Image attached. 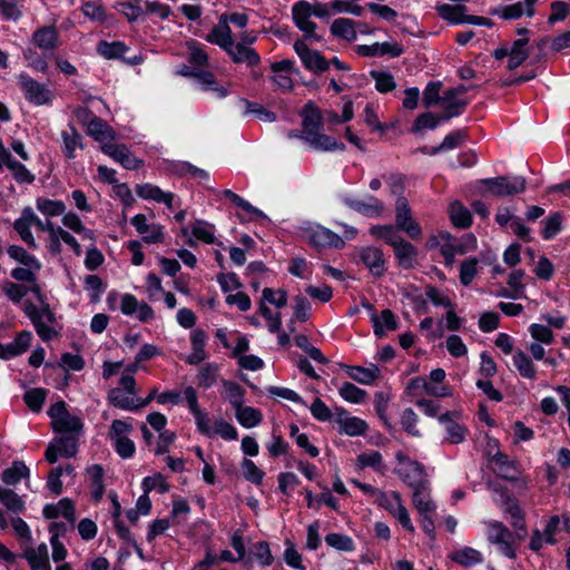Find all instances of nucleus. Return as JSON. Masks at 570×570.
<instances>
[{"mask_svg":"<svg viewBox=\"0 0 570 570\" xmlns=\"http://www.w3.org/2000/svg\"><path fill=\"white\" fill-rule=\"evenodd\" d=\"M217 366L212 363H206L202 366L198 374V385L203 387H209L217 379Z\"/></svg>","mask_w":570,"mask_h":570,"instance_id":"4d7b16f0","label":"nucleus"},{"mask_svg":"<svg viewBox=\"0 0 570 570\" xmlns=\"http://www.w3.org/2000/svg\"><path fill=\"white\" fill-rule=\"evenodd\" d=\"M228 53L232 56L233 60L237 63H246L249 67L256 66L259 62L258 53L247 47L246 45L238 42L234 45Z\"/></svg>","mask_w":570,"mask_h":570,"instance_id":"4be33fe9","label":"nucleus"},{"mask_svg":"<svg viewBox=\"0 0 570 570\" xmlns=\"http://www.w3.org/2000/svg\"><path fill=\"white\" fill-rule=\"evenodd\" d=\"M62 138L65 144L66 157L73 158L76 148H82L80 134L76 130L73 126H69L68 129L62 131Z\"/></svg>","mask_w":570,"mask_h":570,"instance_id":"58836bf2","label":"nucleus"},{"mask_svg":"<svg viewBox=\"0 0 570 570\" xmlns=\"http://www.w3.org/2000/svg\"><path fill=\"white\" fill-rule=\"evenodd\" d=\"M87 132L98 141H104L106 139L112 140L115 138L112 128L98 117H92L90 119L88 122Z\"/></svg>","mask_w":570,"mask_h":570,"instance_id":"bb28decb","label":"nucleus"},{"mask_svg":"<svg viewBox=\"0 0 570 570\" xmlns=\"http://www.w3.org/2000/svg\"><path fill=\"white\" fill-rule=\"evenodd\" d=\"M46 227L50 237L49 250L52 254L57 255L61 252L60 239H62V243L71 246L77 255L81 254L80 245L72 235L61 227L56 228L50 220L46 222Z\"/></svg>","mask_w":570,"mask_h":570,"instance_id":"423d86ee","label":"nucleus"},{"mask_svg":"<svg viewBox=\"0 0 570 570\" xmlns=\"http://www.w3.org/2000/svg\"><path fill=\"white\" fill-rule=\"evenodd\" d=\"M24 313L32 321L38 335L43 341H49L53 335H56L55 330L41 321L40 311L35 304H32L31 302H26L24 303Z\"/></svg>","mask_w":570,"mask_h":570,"instance_id":"2eb2a0df","label":"nucleus"},{"mask_svg":"<svg viewBox=\"0 0 570 570\" xmlns=\"http://www.w3.org/2000/svg\"><path fill=\"white\" fill-rule=\"evenodd\" d=\"M371 77L375 80L376 89L380 92H389L396 87L393 76L389 72L373 70Z\"/></svg>","mask_w":570,"mask_h":570,"instance_id":"8fccbe9b","label":"nucleus"},{"mask_svg":"<svg viewBox=\"0 0 570 570\" xmlns=\"http://www.w3.org/2000/svg\"><path fill=\"white\" fill-rule=\"evenodd\" d=\"M335 412L337 416L336 421L340 424L341 430L347 435H363L366 432L367 424L365 421L355 416H350L348 412L342 407H336Z\"/></svg>","mask_w":570,"mask_h":570,"instance_id":"9d476101","label":"nucleus"},{"mask_svg":"<svg viewBox=\"0 0 570 570\" xmlns=\"http://www.w3.org/2000/svg\"><path fill=\"white\" fill-rule=\"evenodd\" d=\"M30 226L31 224L26 219L23 213L21 214V217L18 218L13 224V227L16 232L20 235L21 239L30 247L36 248L37 244L30 232Z\"/></svg>","mask_w":570,"mask_h":570,"instance_id":"3c124183","label":"nucleus"},{"mask_svg":"<svg viewBox=\"0 0 570 570\" xmlns=\"http://www.w3.org/2000/svg\"><path fill=\"white\" fill-rule=\"evenodd\" d=\"M393 500L395 502V509L394 512H392L400 523L409 531L414 532V527L410 520L407 510L402 505L401 503V495L397 492H393Z\"/></svg>","mask_w":570,"mask_h":570,"instance_id":"864d4df0","label":"nucleus"},{"mask_svg":"<svg viewBox=\"0 0 570 570\" xmlns=\"http://www.w3.org/2000/svg\"><path fill=\"white\" fill-rule=\"evenodd\" d=\"M466 135L459 130L448 135L442 144L438 147L432 148L431 155H435L441 150L453 149L460 147L465 141Z\"/></svg>","mask_w":570,"mask_h":570,"instance_id":"de8ad7c7","label":"nucleus"},{"mask_svg":"<svg viewBox=\"0 0 570 570\" xmlns=\"http://www.w3.org/2000/svg\"><path fill=\"white\" fill-rule=\"evenodd\" d=\"M32 570H50L48 548L45 543L37 549L28 548L23 554Z\"/></svg>","mask_w":570,"mask_h":570,"instance_id":"aec40b11","label":"nucleus"},{"mask_svg":"<svg viewBox=\"0 0 570 570\" xmlns=\"http://www.w3.org/2000/svg\"><path fill=\"white\" fill-rule=\"evenodd\" d=\"M207 40L215 42L224 48L227 52L234 46L232 32L228 26L215 27L207 36Z\"/></svg>","mask_w":570,"mask_h":570,"instance_id":"f704fd0d","label":"nucleus"},{"mask_svg":"<svg viewBox=\"0 0 570 570\" xmlns=\"http://www.w3.org/2000/svg\"><path fill=\"white\" fill-rule=\"evenodd\" d=\"M450 558L451 560L458 562L463 567H471L482 561L481 553L472 548H464L462 550H458L451 553Z\"/></svg>","mask_w":570,"mask_h":570,"instance_id":"e433bc0d","label":"nucleus"},{"mask_svg":"<svg viewBox=\"0 0 570 570\" xmlns=\"http://www.w3.org/2000/svg\"><path fill=\"white\" fill-rule=\"evenodd\" d=\"M487 187L484 193H489L497 197L512 196L522 193L525 189V179L523 177H514L510 179L507 176L482 179L480 181Z\"/></svg>","mask_w":570,"mask_h":570,"instance_id":"f03ea898","label":"nucleus"},{"mask_svg":"<svg viewBox=\"0 0 570 570\" xmlns=\"http://www.w3.org/2000/svg\"><path fill=\"white\" fill-rule=\"evenodd\" d=\"M55 438L46 450V460L53 464L59 456L73 458L78 452V442L80 435H66Z\"/></svg>","mask_w":570,"mask_h":570,"instance_id":"7ed1b4c3","label":"nucleus"},{"mask_svg":"<svg viewBox=\"0 0 570 570\" xmlns=\"http://www.w3.org/2000/svg\"><path fill=\"white\" fill-rule=\"evenodd\" d=\"M325 542L340 551H352L353 541L350 537L340 533H330L325 537Z\"/></svg>","mask_w":570,"mask_h":570,"instance_id":"6e6d98bb","label":"nucleus"},{"mask_svg":"<svg viewBox=\"0 0 570 570\" xmlns=\"http://www.w3.org/2000/svg\"><path fill=\"white\" fill-rule=\"evenodd\" d=\"M309 243L317 250L327 247L342 248L345 244L337 234L324 227H318L311 234Z\"/></svg>","mask_w":570,"mask_h":570,"instance_id":"9b49d317","label":"nucleus"},{"mask_svg":"<svg viewBox=\"0 0 570 570\" xmlns=\"http://www.w3.org/2000/svg\"><path fill=\"white\" fill-rule=\"evenodd\" d=\"M20 85L26 92V97L29 101L37 105L47 104L50 100V92L45 86L40 85L32 78L21 75L19 77Z\"/></svg>","mask_w":570,"mask_h":570,"instance_id":"1a4fd4ad","label":"nucleus"},{"mask_svg":"<svg viewBox=\"0 0 570 570\" xmlns=\"http://www.w3.org/2000/svg\"><path fill=\"white\" fill-rule=\"evenodd\" d=\"M397 227L403 229L411 238H417L421 236V227L412 218L411 209L406 198L400 197L396 200V218Z\"/></svg>","mask_w":570,"mask_h":570,"instance_id":"39448f33","label":"nucleus"},{"mask_svg":"<svg viewBox=\"0 0 570 570\" xmlns=\"http://www.w3.org/2000/svg\"><path fill=\"white\" fill-rule=\"evenodd\" d=\"M373 328L374 333L377 336H383L385 334V330L395 331L397 328V322L393 312L389 308L383 309L380 315H372Z\"/></svg>","mask_w":570,"mask_h":570,"instance_id":"5701e85b","label":"nucleus"},{"mask_svg":"<svg viewBox=\"0 0 570 570\" xmlns=\"http://www.w3.org/2000/svg\"><path fill=\"white\" fill-rule=\"evenodd\" d=\"M340 395L348 402L361 403L364 401L366 392L350 382H345L340 389Z\"/></svg>","mask_w":570,"mask_h":570,"instance_id":"09e8293b","label":"nucleus"},{"mask_svg":"<svg viewBox=\"0 0 570 570\" xmlns=\"http://www.w3.org/2000/svg\"><path fill=\"white\" fill-rule=\"evenodd\" d=\"M440 121H442L440 115L436 116L431 112L422 114L417 116V118L415 119L413 125V131L419 132L426 128L433 129L438 126Z\"/></svg>","mask_w":570,"mask_h":570,"instance_id":"13d9d810","label":"nucleus"},{"mask_svg":"<svg viewBox=\"0 0 570 570\" xmlns=\"http://www.w3.org/2000/svg\"><path fill=\"white\" fill-rule=\"evenodd\" d=\"M37 207L40 212L48 216L61 215L65 212V204L62 202H56L50 199L39 198L37 200Z\"/></svg>","mask_w":570,"mask_h":570,"instance_id":"bf43d9fd","label":"nucleus"},{"mask_svg":"<svg viewBox=\"0 0 570 570\" xmlns=\"http://www.w3.org/2000/svg\"><path fill=\"white\" fill-rule=\"evenodd\" d=\"M514 366L518 368L519 373L527 379H534L535 370L531 362V360L525 355L524 352L518 351L513 356Z\"/></svg>","mask_w":570,"mask_h":570,"instance_id":"c03bdc74","label":"nucleus"},{"mask_svg":"<svg viewBox=\"0 0 570 570\" xmlns=\"http://www.w3.org/2000/svg\"><path fill=\"white\" fill-rule=\"evenodd\" d=\"M491 14H500L503 19H518L523 14V2H517L510 6H505L501 9H492Z\"/></svg>","mask_w":570,"mask_h":570,"instance_id":"680f3d73","label":"nucleus"},{"mask_svg":"<svg viewBox=\"0 0 570 570\" xmlns=\"http://www.w3.org/2000/svg\"><path fill=\"white\" fill-rule=\"evenodd\" d=\"M242 469L244 478L247 481L256 485L262 484L265 473L252 460L244 459L242 462Z\"/></svg>","mask_w":570,"mask_h":570,"instance_id":"49530a36","label":"nucleus"},{"mask_svg":"<svg viewBox=\"0 0 570 570\" xmlns=\"http://www.w3.org/2000/svg\"><path fill=\"white\" fill-rule=\"evenodd\" d=\"M2 291L12 302L19 303L27 295L29 288L12 282H6L2 284Z\"/></svg>","mask_w":570,"mask_h":570,"instance_id":"052dcab7","label":"nucleus"},{"mask_svg":"<svg viewBox=\"0 0 570 570\" xmlns=\"http://www.w3.org/2000/svg\"><path fill=\"white\" fill-rule=\"evenodd\" d=\"M441 88L440 82H430L423 94V105L425 108H429L433 105H436L441 101V97L439 96V91Z\"/></svg>","mask_w":570,"mask_h":570,"instance_id":"774afa93","label":"nucleus"},{"mask_svg":"<svg viewBox=\"0 0 570 570\" xmlns=\"http://www.w3.org/2000/svg\"><path fill=\"white\" fill-rule=\"evenodd\" d=\"M350 377L362 384H371L380 376V368L376 365L371 367L346 366Z\"/></svg>","mask_w":570,"mask_h":570,"instance_id":"cd10ccee","label":"nucleus"},{"mask_svg":"<svg viewBox=\"0 0 570 570\" xmlns=\"http://www.w3.org/2000/svg\"><path fill=\"white\" fill-rule=\"evenodd\" d=\"M223 195L229 199L236 207L244 209L247 213L254 214L259 218H266V216L257 208L252 206L248 202L244 200L237 194L232 191L230 189H225Z\"/></svg>","mask_w":570,"mask_h":570,"instance_id":"603ef678","label":"nucleus"},{"mask_svg":"<svg viewBox=\"0 0 570 570\" xmlns=\"http://www.w3.org/2000/svg\"><path fill=\"white\" fill-rule=\"evenodd\" d=\"M312 6L306 1H299L293 7V19L296 26L307 36H313L316 24L309 20Z\"/></svg>","mask_w":570,"mask_h":570,"instance_id":"f8f14e48","label":"nucleus"},{"mask_svg":"<svg viewBox=\"0 0 570 570\" xmlns=\"http://www.w3.org/2000/svg\"><path fill=\"white\" fill-rule=\"evenodd\" d=\"M511 531L499 521L490 522L488 525V539L494 544H500L507 539H511Z\"/></svg>","mask_w":570,"mask_h":570,"instance_id":"79ce46f5","label":"nucleus"},{"mask_svg":"<svg viewBox=\"0 0 570 570\" xmlns=\"http://www.w3.org/2000/svg\"><path fill=\"white\" fill-rule=\"evenodd\" d=\"M413 504L420 514L429 513L434 510V504L430 499L428 485L413 489Z\"/></svg>","mask_w":570,"mask_h":570,"instance_id":"72a5a7b5","label":"nucleus"},{"mask_svg":"<svg viewBox=\"0 0 570 570\" xmlns=\"http://www.w3.org/2000/svg\"><path fill=\"white\" fill-rule=\"evenodd\" d=\"M397 474L410 488L428 485V479L423 468L415 461H405L397 469Z\"/></svg>","mask_w":570,"mask_h":570,"instance_id":"6e6552de","label":"nucleus"},{"mask_svg":"<svg viewBox=\"0 0 570 570\" xmlns=\"http://www.w3.org/2000/svg\"><path fill=\"white\" fill-rule=\"evenodd\" d=\"M494 463V472L508 480V481H517L518 480V471L514 466V463L508 459V456L501 452H498L493 459Z\"/></svg>","mask_w":570,"mask_h":570,"instance_id":"412c9836","label":"nucleus"},{"mask_svg":"<svg viewBox=\"0 0 570 570\" xmlns=\"http://www.w3.org/2000/svg\"><path fill=\"white\" fill-rule=\"evenodd\" d=\"M101 150L120 163L126 169H138L142 166V160L135 158L126 145L104 144Z\"/></svg>","mask_w":570,"mask_h":570,"instance_id":"0eeeda50","label":"nucleus"},{"mask_svg":"<svg viewBox=\"0 0 570 570\" xmlns=\"http://www.w3.org/2000/svg\"><path fill=\"white\" fill-rule=\"evenodd\" d=\"M236 411V417L243 426L253 428L262 421V413L252 407L240 405Z\"/></svg>","mask_w":570,"mask_h":570,"instance_id":"4c0bfd02","label":"nucleus"},{"mask_svg":"<svg viewBox=\"0 0 570 570\" xmlns=\"http://www.w3.org/2000/svg\"><path fill=\"white\" fill-rule=\"evenodd\" d=\"M361 259L370 268L374 276H381L384 272V258L381 249L376 247L364 248Z\"/></svg>","mask_w":570,"mask_h":570,"instance_id":"a211bd4d","label":"nucleus"},{"mask_svg":"<svg viewBox=\"0 0 570 570\" xmlns=\"http://www.w3.org/2000/svg\"><path fill=\"white\" fill-rule=\"evenodd\" d=\"M438 14L451 22V23H463L466 22V19L469 14H466V7L463 4H440L436 7Z\"/></svg>","mask_w":570,"mask_h":570,"instance_id":"b1692460","label":"nucleus"},{"mask_svg":"<svg viewBox=\"0 0 570 570\" xmlns=\"http://www.w3.org/2000/svg\"><path fill=\"white\" fill-rule=\"evenodd\" d=\"M29 475V469L21 461H14L11 468L6 469L2 472V481L6 484L13 485L20 481V479Z\"/></svg>","mask_w":570,"mask_h":570,"instance_id":"c9c22d12","label":"nucleus"},{"mask_svg":"<svg viewBox=\"0 0 570 570\" xmlns=\"http://www.w3.org/2000/svg\"><path fill=\"white\" fill-rule=\"evenodd\" d=\"M0 502L13 513L22 512L24 509L22 499L10 489L0 488Z\"/></svg>","mask_w":570,"mask_h":570,"instance_id":"ea45409f","label":"nucleus"},{"mask_svg":"<svg viewBox=\"0 0 570 570\" xmlns=\"http://www.w3.org/2000/svg\"><path fill=\"white\" fill-rule=\"evenodd\" d=\"M395 256L399 259V263L404 268H411L413 267V261L416 257V249L415 247L402 239L397 243V245L394 247Z\"/></svg>","mask_w":570,"mask_h":570,"instance_id":"2f4dec72","label":"nucleus"},{"mask_svg":"<svg viewBox=\"0 0 570 570\" xmlns=\"http://www.w3.org/2000/svg\"><path fill=\"white\" fill-rule=\"evenodd\" d=\"M478 261L475 258L466 259L461 264L460 281L464 286H468L473 281L476 274Z\"/></svg>","mask_w":570,"mask_h":570,"instance_id":"0e129e2a","label":"nucleus"},{"mask_svg":"<svg viewBox=\"0 0 570 570\" xmlns=\"http://www.w3.org/2000/svg\"><path fill=\"white\" fill-rule=\"evenodd\" d=\"M24 402L33 412H39L46 400V391L43 389H32L24 393Z\"/></svg>","mask_w":570,"mask_h":570,"instance_id":"5fc2aeb1","label":"nucleus"},{"mask_svg":"<svg viewBox=\"0 0 570 570\" xmlns=\"http://www.w3.org/2000/svg\"><path fill=\"white\" fill-rule=\"evenodd\" d=\"M347 205L352 209L368 217H377L383 212V204L377 198L374 197H371L368 203L355 199L347 200Z\"/></svg>","mask_w":570,"mask_h":570,"instance_id":"a878e982","label":"nucleus"},{"mask_svg":"<svg viewBox=\"0 0 570 570\" xmlns=\"http://www.w3.org/2000/svg\"><path fill=\"white\" fill-rule=\"evenodd\" d=\"M304 112L302 136H313L318 132L322 127L321 112L312 102L305 106Z\"/></svg>","mask_w":570,"mask_h":570,"instance_id":"f3484780","label":"nucleus"},{"mask_svg":"<svg viewBox=\"0 0 570 570\" xmlns=\"http://www.w3.org/2000/svg\"><path fill=\"white\" fill-rule=\"evenodd\" d=\"M109 402L122 410H137L136 400L127 396L120 389H112L108 394Z\"/></svg>","mask_w":570,"mask_h":570,"instance_id":"37998d69","label":"nucleus"},{"mask_svg":"<svg viewBox=\"0 0 570 570\" xmlns=\"http://www.w3.org/2000/svg\"><path fill=\"white\" fill-rule=\"evenodd\" d=\"M551 14L548 18L549 23L564 20L570 13V7L567 2L554 1L551 3Z\"/></svg>","mask_w":570,"mask_h":570,"instance_id":"338daca9","label":"nucleus"},{"mask_svg":"<svg viewBox=\"0 0 570 570\" xmlns=\"http://www.w3.org/2000/svg\"><path fill=\"white\" fill-rule=\"evenodd\" d=\"M449 214L453 225L459 228H468L472 223L471 213L460 202L450 204Z\"/></svg>","mask_w":570,"mask_h":570,"instance_id":"c85d7f7f","label":"nucleus"},{"mask_svg":"<svg viewBox=\"0 0 570 570\" xmlns=\"http://www.w3.org/2000/svg\"><path fill=\"white\" fill-rule=\"evenodd\" d=\"M58 33L53 27H43L33 35L35 43L45 50H51L57 45Z\"/></svg>","mask_w":570,"mask_h":570,"instance_id":"7c9ffc66","label":"nucleus"},{"mask_svg":"<svg viewBox=\"0 0 570 570\" xmlns=\"http://www.w3.org/2000/svg\"><path fill=\"white\" fill-rule=\"evenodd\" d=\"M60 514L71 523L76 521L75 507L70 499H62L58 502V504H48L43 509V515L47 519H56Z\"/></svg>","mask_w":570,"mask_h":570,"instance_id":"dca6fc26","label":"nucleus"},{"mask_svg":"<svg viewBox=\"0 0 570 570\" xmlns=\"http://www.w3.org/2000/svg\"><path fill=\"white\" fill-rule=\"evenodd\" d=\"M294 318L299 322H306L309 317L311 304L308 299L302 295L294 297Z\"/></svg>","mask_w":570,"mask_h":570,"instance_id":"e2e57ef3","label":"nucleus"},{"mask_svg":"<svg viewBox=\"0 0 570 570\" xmlns=\"http://www.w3.org/2000/svg\"><path fill=\"white\" fill-rule=\"evenodd\" d=\"M193 347L194 352L188 356L187 362L189 364H198L205 358L204 345L205 335L202 331H196L193 334Z\"/></svg>","mask_w":570,"mask_h":570,"instance_id":"a18cd8bd","label":"nucleus"},{"mask_svg":"<svg viewBox=\"0 0 570 570\" xmlns=\"http://www.w3.org/2000/svg\"><path fill=\"white\" fill-rule=\"evenodd\" d=\"M8 255L20 264L32 267L35 269H40V263L32 256L29 255L24 248L16 245H11L8 247Z\"/></svg>","mask_w":570,"mask_h":570,"instance_id":"a19ab883","label":"nucleus"},{"mask_svg":"<svg viewBox=\"0 0 570 570\" xmlns=\"http://www.w3.org/2000/svg\"><path fill=\"white\" fill-rule=\"evenodd\" d=\"M331 31L334 36L341 37L347 41L356 39L355 22L351 19L340 18L334 20L331 26Z\"/></svg>","mask_w":570,"mask_h":570,"instance_id":"c756f323","label":"nucleus"},{"mask_svg":"<svg viewBox=\"0 0 570 570\" xmlns=\"http://www.w3.org/2000/svg\"><path fill=\"white\" fill-rule=\"evenodd\" d=\"M9 169L13 173V176L18 183H32L35 176L19 161H10Z\"/></svg>","mask_w":570,"mask_h":570,"instance_id":"69168bd1","label":"nucleus"},{"mask_svg":"<svg viewBox=\"0 0 570 570\" xmlns=\"http://www.w3.org/2000/svg\"><path fill=\"white\" fill-rule=\"evenodd\" d=\"M48 415L51 417V428L57 434H82L83 424L81 420L67 410L63 401L52 404L48 410Z\"/></svg>","mask_w":570,"mask_h":570,"instance_id":"f257e3e1","label":"nucleus"},{"mask_svg":"<svg viewBox=\"0 0 570 570\" xmlns=\"http://www.w3.org/2000/svg\"><path fill=\"white\" fill-rule=\"evenodd\" d=\"M131 224L136 227L139 234L145 235L144 240L147 243H161L164 240V235L161 233V228L158 225H147L146 216L142 214L136 215L131 219Z\"/></svg>","mask_w":570,"mask_h":570,"instance_id":"4468645a","label":"nucleus"},{"mask_svg":"<svg viewBox=\"0 0 570 570\" xmlns=\"http://www.w3.org/2000/svg\"><path fill=\"white\" fill-rule=\"evenodd\" d=\"M529 42L528 38H520L513 41L509 48L508 69L513 70L521 66L529 57V51L525 48Z\"/></svg>","mask_w":570,"mask_h":570,"instance_id":"6ab92c4d","label":"nucleus"},{"mask_svg":"<svg viewBox=\"0 0 570 570\" xmlns=\"http://www.w3.org/2000/svg\"><path fill=\"white\" fill-rule=\"evenodd\" d=\"M31 337L30 332L23 331L18 334L12 343L7 345L0 343V357L11 358L24 353L30 346Z\"/></svg>","mask_w":570,"mask_h":570,"instance_id":"ddd939ff","label":"nucleus"},{"mask_svg":"<svg viewBox=\"0 0 570 570\" xmlns=\"http://www.w3.org/2000/svg\"><path fill=\"white\" fill-rule=\"evenodd\" d=\"M294 49L307 69L315 72H323L328 69L330 61L318 51L311 50L303 40H296Z\"/></svg>","mask_w":570,"mask_h":570,"instance_id":"20e7f679","label":"nucleus"},{"mask_svg":"<svg viewBox=\"0 0 570 570\" xmlns=\"http://www.w3.org/2000/svg\"><path fill=\"white\" fill-rule=\"evenodd\" d=\"M225 399L234 406L238 409L244 403V389L236 382L223 380Z\"/></svg>","mask_w":570,"mask_h":570,"instance_id":"473e14b6","label":"nucleus"},{"mask_svg":"<svg viewBox=\"0 0 570 570\" xmlns=\"http://www.w3.org/2000/svg\"><path fill=\"white\" fill-rule=\"evenodd\" d=\"M302 139L305 140L309 146L320 150H334V149H343L344 144L336 141L334 138L321 134L320 131L314 134L313 136H302Z\"/></svg>","mask_w":570,"mask_h":570,"instance_id":"393cba45","label":"nucleus"}]
</instances>
